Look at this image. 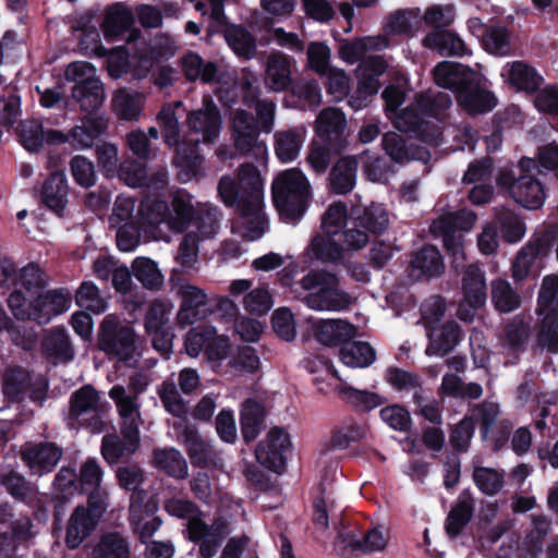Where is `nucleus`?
Wrapping results in <instances>:
<instances>
[{
	"mask_svg": "<svg viewBox=\"0 0 558 558\" xmlns=\"http://www.w3.org/2000/svg\"><path fill=\"white\" fill-rule=\"evenodd\" d=\"M433 75L439 87L456 95L458 104L469 114L489 112L497 105L495 95L481 86L477 73L468 65L442 61L434 68Z\"/></svg>",
	"mask_w": 558,
	"mask_h": 558,
	"instance_id": "f257e3e1",
	"label": "nucleus"
},
{
	"mask_svg": "<svg viewBox=\"0 0 558 558\" xmlns=\"http://www.w3.org/2000/svg\"><path fill=\"white\" fill-rule=\"evenodd\" d=\"M166 511L173 517L187 520L189 538L199 542V555L202 558H213L222 539L229 533L228 523L217 520L211 526L199 517L195 505L186 499L171 498L165 504Z\"/></svg>",
	"mask_w": 558,
	"mask_h": 558,
	"instance_id": "f03ea898",
	"label": "nucleus"
},
{
	"mask_svg": "<svg viewBox=\"0 0 558 558\" xmlns=\"http://www.w3.org/2000/svg\"><path fill=\"white\" fill-rule=\"evenodd\" d=\"M308 291L305 303L316 311H342L349 307L351 299L348 292L340 290L336 274L325 269H312L301 280Z\"/></svg>",
	"mask_w": 558,
	"mask_h": 558,
	"instance_id": "7ed1b4c3",
	"label": "nucleus"
},
{
	"mask_svg": "<svg viewBox=\"0 0 558 558\" xmlns=\"http://www.w3.org/2000/svg\"><path fill=\"white\" fill-rule=\"evenodd\" d=\"M250 179L252 185L250 196L242 205L240 217L234 221L232 231L241 238L255 241L259 239L266 228V220L262 213L263 202V181L258 170L255 167H246L242 171V186Z\"/></svg>",
	"mask_w": 558,
	"mask_h": 558,
	"instance_id": "20e7f679",
	"label": "nucleus"
},
{
	"mask_svg": "<svg viewBox=\"0 0 558 558\" xmlns=\"http://www.w3.org/2000/svg\"><path fill=\"white\" fill-rule=\"evenodd\" d=\"M311 184L299 168L281 171V222L296 225L306 213Z\"/></svg>",
	"mask_w": 558,
	"mask_h": 558,
	"instance_id": "39448f33",
	"label": "nucleus"
},
{
	"mask_svg": "<svg viewBox=\"0 0 558 558\" xmlns=\"http://www.w3.org/2000/svg\"><path fill=\"white\" fill-rule=\"evenodd\" d=\"M98 345L106 354L126 361L137 349L136 337L131 327L120 326L116 315H107L99 328Z\"/></svg>",
	"mask_w": 558,
	"mask_h": 558,
	"instance_id": "423d86ee",
	"label": "nucleus"
},
{
	"mask_svg": "<svg viewBox=\"0 0 558 558\" xmlns=\"http://www.w3.org/2000/svg\"><path fill=\"white\" fill-rule=\"evenodd\" d=\"M108 396L116 405L122 435L134 447L140 442V427L143 424L140 398L126 391L125 386L120 384L113 385Z\"/></svg>",
	"mask_w": 558,
	"mask_h": 558,
	"instance_id": "0eeeda50",
	"label": "nucleus"
},
{
	"mask_svg": "<svg viewBox=\"0 0 558 558\" xmlns=\"http://www.w3.org/2000/svg\"><path fill=\"white\" fill-rule=\"evenodd\" d=\"M100 414V395L94 387L86 385L72 393L68 415L71 425L77 423L90 427L95 433H99L104 429Z\"/></svg>",
	"mask_w": 558,
	"mask_h": 558,
	"instance_id": "6e6552de",
	"label": "nucleus"
},
{
	"mask_svg": "<svg viewBox=\"0 0 558 558\" xmlns=\"http://www.w3.org/2000/svg\"><path fill=\"white\" fill-rule=\"evenodd\" d=\"M518 168L520 175L512 187V198L522 207L537 209L545 202V189L543 183L533 174L537 165L534 158L522 157Z\"/></svg>",
	"mask_w": 558,
	"mask_h": 558,
	"instance_id": "1a4fd4ad",
	"label": "nucleus"
},
{
	"mask_svg": "<svg viewBox=\"0 0 558 558\" xmlns=\"http://www.w3.org/2000/svg\"><path fill=\"white\" fill-rule=\"evenodd\" d=\"M47 387L41 376L33 378L25 368L10 367L3 376L2 395L11 401H20L26 395L34 401H43Z\"/></svg>",
	"mask_w": 558,
	"mask_h": 558,
	"instance_id": "9d476101",
	"label": "nucleus"
},
{
	"mask_svg": "<svg viewBox=\"0 0 558 558\" xmlns=\"http://www.w3.org/2000/svg\"><path fill=\"white\" fill-rule=\"evenodd\" d=\"M185 122L189 130L199 135L202 142L206 144L215 143L222 128L220 111L209 95L203 97L199 108L191 110L186 114Z\"/></svg>",
	"mask_w": 558,
	"mask_h": 558,
	"instance_id": "9b49d317",
	"label": "nucleus"
},
{
	"mask_svg": "<svg viewBox=\"0 0 558 558\" xmlns=\"http://www.w3.org/2000/svg\"><path fill=\"white\" fill-rule=\"evenodd\" d=\"M347 125L345 114L338 108L328 107L318 113L314 131L319 141L329 145L336 154H341L348 147Z\"/></svg>",
	"mask_w": 558,
	"mask_h": 558,
	"instance_id": "f8f14e48",
	"label": "nucleus"
},
{
	"mask_svg": "<svg viewBox=\"0 0 558 558\" xmlns=\"http://www.w3.org/2000/svg\"><path fill=\"white\" fill-rule=\"evenodd\" d=\"M463 301L460 303L458 313L460 319L471 322L475 311L485 305L486 280L484 272L476 266H469L462 279Z\"/></svg>",
	"mask_w": 558,
	"mask_h": 558,
	"instance_id": "ddd939ff",
	"label": "nucleus"
},
{
	"mask_svg": "<svg viewBox=\"0 0 558 558\" xmlns=\"http://www.w3.org/2000/svg\"><path fill=\"white\" fill-rule=\"evenodd\" d=\"M170 282L175 294L181 299L177 316L178 323L183 326L192 325L199 318V308L208 303L207 293L199 287L179 277L172 276Z\"/></svg>",
	"mask_w": 558,
	"mask_h": 558,
	"instance_id": "4468645a",
	"label": "nucleus"
},
{
	"mask_svg": "<svg viewBox=\"0 0 558 558\" xmlns=\"http://www.w3.org/2000/svg\"><path fill=\"white\" fill-rule=\"evenodd\" d=\"M104 471L97 460L87 459L80 469L81 490L88 494V506L97 512L106 511L108 493L101 488Z\"/></svg>",
	"mask_w": 558,
	"mask_h": 558,
	"instance_id": "2eb2a0df",
	"label": "nucleus"
},
{
	"mask_svg": "<svg viewBox=\"0 0 558 558\" xmlns=\"http://www.w3.org/2000/svg\"><path fill=\"white\" fill-rule=\"evenodd\" d=\"M444 271V257L436 246L425 244L413 252L409 265V276L412 279L416 281L429 280L440 277Z\"/></svg>",
	"mask_w": 558,
	"mask_h": 558,
	"instance_id": "dca6fc26",
	"label": "nucleus"
},
{
	"mask_svg": "<svg viewBox=\"0 0 558 558\" xmlns=\"http://www.w3.org/2000/svg\"><path fill=\"white\" fill-rule=\"evenodd\" d=\"M104 512H97L95 508L90 507L89 509L83 506L76 507L68 523L65 533L66 546L71 549L77 548L95 530Z\"/></svg>",
	"mask_w": 558,
	"mask_h": 558,
	"instance_id": "f3484780",
	"label": "nucleus"
},
{
	"mask_svg": "<svg viewBox=\"0 0 558 558\" xmlns=\"http://www.w3.org/2000/svg\"><path fill=\"white\" fill-rule=\"evenodd\" d=\"M133 24L132 11L122 3H114L105 10L100 27L107 39L118 40L126 37L128 40H131L134 37L131 33Z\"/></svg>",
	"mask_w": 558,
	"mask_h": 558,
	"instance_id": "a211bd4d",
	"label": "nucleus"
},
{
	"mask_svg": "<svg viewBox=\"0 0 558 558\" xmlns=\"http://www.w3.org/2000/svg\"><path fill=\"white\" fill-rule=\"evenodd\" d=\"M109 121L100 114H88L81 119L80 123L69 132V144L75 149H88L95 141L106 134Z\"/></svg>",
	"mask_w": 558,
	"mask_h": 558,
	"instance_id": "6ab92c4d",
	"label": "nucleus"
},
{
	"mask_svg": "<svg viewBox=\"0 0 558 558\" xmlns=\"http://www.w3.org/2000/svg\"><path fill=\"white\" fill-rule=\"evenodd\" d=\"M231 128L238 150L243 154L253 149H256L259 154L265 153V147L257 143V128L251 114L244 110H234L231 118Z\"/></svg>",
	"mask_w": 558,
	"mask_h": 558,
	"instance_id": "aec40b11",
	"label": "nucleus"
},
{
	"mask_svg": "<svg viewBox=\"0 0 558 558\" xmlns=\"http://www.w3.org/2000/svg\"><path fill=\"white\" fill-rule=\"evenodd\" d=\"M337 538L340 544H343L345 548H350L352 553L360 551L368 554L383 550L387 544L383 532L376 527L364 532L354 526L349 530L340 531Z\"/></svg>",
	"mask_w": 558,
	"mask_h": 558,
	"instance_id": "412c9836",
	"label": "nucleus"
},
{
	"mask_svg": "<svg viewBox=\"0 0 558 558\" xmlns=\"http://www.w3.org/2000/svg\"><path fill=\"white\" fill-rule=\"evenodd\" d=\"M315 339L326 345H343L351 340L355 333L354 325L344 319H320L313 325Z\"/></svg>",
	"mask_w": 558,
	"mask_h": 558,
	"instance_id": "4be33fe9",
	"label": "nucleus"
},
{
	"mask_svg": "<svg viewBox=\"0 0 558 558\" xmlns=\"http://www.w3.org/2000/svg\"><path fill=\"white\" fill-rule=\"evenodd\" d=\"M357 168L359 161L355 156L339 158L329 172V192L336 195L349 194L355 186Z\"/></svg>",
	"mask_w": 558,
	"mask_h": 558,
	"instance_id": "5701e85b",
	"label": "nucleus"
},
{
	"mask_svg": "<svg viewBox=\"0 0 558 558\" xmlns=\"http://www.w3.org/2000/svg\"><path fill=\"white\" fill-rule=\"evenodd\" d=\"M427 335L429 344L426 354L445 356L458 345L462 337V330L457 322L448 320L440 327L428 328Z\"/></svg>",
	"mask_w": 558,
	"mask_h": 558,
	"instance_id": "b1692460",
	"label": "nucleus"
},
{
	"mask_svg": "<svg viewBox=\"0 0 558 558\" xmlns=\"http://www.w3.org/2000/svg\"><path fill=\"white\" fill-rule=\"evenodd\" d=\"M62 457V450L54 444H39L26 448L22 458L33 474L43 475L52 471Z\"/></svg>",
	"mask_w": 558,
	"mask_h": 558,
	"instance_id": "393cba45",
	"label": "nucleus"
},
{
	"mask_svg": "<svg viewBox=\"0 0 558 558\" xmlns=\"http://www.w3.org/2000/svg\"><path fill=\"white\" fill-rule=\"evenodd\" d=\"M474 510L472 493L469 489H463L445 520V530L449 537L456 538L462 533L472 520Z\"/></svg>",
	"mask_w": 558,
	"mask_h": 558,
	"instance_id": "a878e982",
	"label": "nucleus"
},
{
	"mask_svg": "<svg viewBox=\"0 0 558 558\" xmlns=\"http://www.w3.org/2000/svg\"><path fill=\"white\" fill-rule=\"evenodd\" d=\"M196 213L193 196L186 191H178L169 206L168 230L183 232L194 221Z\"/></svg>",
	"mask_w": 558,
	"mask_h": 558,
	"instance_id": "bb28decb",
	"label": "nucleus"
},
{
	"mask_svg": "<svg viewBox=\"0 0 558 558\" xmlns=\"http://www.w3.org/2000/svg\"><path fill=\"white\" fill-rule=\"evenodd\" d=\"M422 44L440 56L463 57L470 53L464 40L457 33L448 29L426 34Z\"/></svg>",
	"mask_w": 558,
	"mask_h": 558,
	"instance_id": "cd10ccee",
	"label": "nucleus"
},
{
	"mask_svg": "<svg viewBox=\"0 0 558 558\" xmlns=\"http://www.w3.org/2000/svg\"><path fill=\"white\" fill-rule=\"evenodd\" d=\"M182 106L181 100L163 105L157 114V121L165 143L170 147H175L177 153L182 154L185 158L189 156L185 154L184 144L180 142V122L175 113V110Z\"/></svg>",
	"mask_w": 558,
	"mask_h": 558,
	"instance_id": "c85d7f7f",
	"label": "nucleus"
},
{
	"mask_svg": "<svg viewBox=\"0 0 558 558\" xmlns=\"http://www.w3.org/2000/svg\"><path fill=\"white\" fill-rule=\"evenodd\" d=\"M68 194L69 186L65 174L56 172L44 183L41 201L50 210L61 216L68 204Z\"/></svg>",
	"mask_w": 558,
	"mask_h": 558,
	"instance_id": "c756f323",
	"label": "nucleus"
},
{
	"mask_svg": "<svg viewBox=\"0 0 558 558\" xmlns=\"http://www.w3.org/2000/svg\"><path fill=\"white\" fill-rule=\"evenodd\" d=\"M144 102L145 97L142 93L121 88L114 93L111 106L119 119L134 121L140 118Z\"/></svg>",
	"mask_w": 558,
	"mask_h": 558,
	"instance_id": "7c9ffc66",
	"label": "nucleus"
},
{
	"mask_svg": "<svg viewBox=\"0 0 558 558\" xmlns=\"http://www.w3.org/2000/svg\"><path fill=\"white\" fill-rule=\"evenodd\" d=\"M508 65V81L512 86L526 93H535L541 88L544 78L534 66L524 61H513Z\"/></svg>",
	"mask_w": 558,
	"mask_h": 558,
	"instance_id": "2f4dec72",
	"label": "nucleus"
},
{
	"mask_svg": "<svg viewBox=\"0 0 558 558\" xmlns=\"http://www.w3.org/2000/svg\"><path fill=\"white\" fill-rule=\"evenodd\" d=\"M407 124L405 131L413 132L422 142L437 146L441 136V130L433 123L426 122L412 109H404L399 117L398 124Z\"/></svg>",
	"mask_w": 558,
	"mask_h": 558,
	"instance_id": "473e14b6",
	"label": "nucleus"
},
{
	"mask_svg": "<svg viewBox=\"0 0 558 558\" xmlns=\"http://www.w3.org/2000/svg\"><path fill=\"white\" fill-rule=\"evenodd\" d=\"M341 399L350 404L356 412H369L386 402V399L377 392L356 389L347 384L337 388Z\"/></svg>",
	"mask_w": 558,
	"mask_h": 558,
	"instance_id": "72a5a7b5",
	"label": "nucleus"
},
{
	"mask_svg": "<svg viewBox=\"0 0 558 558\" xmlns=\"http://www.w3.org/2000/svg\"><path fill=\"white\" fill-rule=\"evenodd\" d=\"M38 323L46 324L51 316L61 314L69 310L71 298L64 290L44 291L37 296Z\"/></svg>",
	"mask_w": 558,
	"mask_h": 558,
	"instance_id": "f704fd0d",
	"label": "nucleus"
},
{
	"mask_svg": "<svg viewBox=\"0 0 558 558\" xmlns=\"http://www.w3.org/2000/svg\"><path fill=\"white\" fill-rule=\"evenodd\" d=\"M353 223L371 234L380 235L388 229L389 213L383 204L372 203L362 209Z\"/></svg>",
	"mask_w": 558,
	"mask_h": 558,
	"instance_id": "c9c22d12",
	"label": "nucleus"
},
{
	"mask_svg": "<svg viewBox=\"0 0 558 558\" xmlns=\"http://www.w3.org/2000/svg\"><path fill=\"white\" fill-rule=\"evenodd\" d=\"M339 356L347 366L367 367L376 360V351L366 341L349 340L340 347Z\"/></svg>",
	"mask_w": 558,
	"mask_h": 558,
	"instance_id": "e433bc0d",
	"label": "nucleus"
},
{
	"mask_svg": "<svg viewBox=\"0 0 558 558\" xmlns=\"http://www.w3.org/2000/svg\"><path fill=\"white\" fill-rule=\"evenodd\" d=\"M136 217L143 230H151L160 225L168 227L169 205L165 201L145 199L136 210Z\"/></svg>",
	"mask_w": 558,
	"mask_h": 558,
	"instance_id": "4c0bfd02",
	"label": "nucleus"
},
{
	"mask_svg": "<svg viewBox=\"0 0 558 558\" xmlns=\"http://www.w3.org/2000/svg\"><path fill=\"white\" fill-rule=\"evenodd\" d=\"M266 417L265 408L257 401L247 400L241 410V430L246 441L254 440L264 424Z\"/></svg>",
	"mask_w": 558,
	"mask_h": 558,
	"instance_id": "58836bf2",
	"label": "nucleus"
},
{
	"mask_svg": "<svg viewBox=\"0 0 558 558\" xmlns=\"http://www.w3.org/2000/svg\"><path fill=\"white\" fill-rule=\"evenodd\" d=\"M130 544L120 533L104 534L93 549L92 558H130Z\"/></svg>",
	"mask_w": 558,
	"mask_h": 558,
	"instance_id": "ea45409f",
	"label": "nucleus"
},
{
	"mask_svg": "<svg viewBox=\"0 0 558 558\" xmlns=\"http://www.w3.org/2000/svg\"><path fill=\"white\" fill-rule=\"evenodd\" d=\"M44 352L56 361L66 362L73 357V349L64 328H56L46 332L43 341Z\"/></svg>",
	"mask_w": 558,
	"mask_h": 558,
	"instance_id": "a19ab883",
	"label": "nucleus"
},
{
	"mask_svg": "<svg viewBox=\"0 0 558 558\" xmlns=\"http://www.w3.org/2000/svg\"><path fill=\"white\" fill-rule=\"evenodd\" d=\"M153 461L156 468L172 477L182 480L187 475V463L177 449H156Z\"/></svg>",
	"mask_w": 558,
	"mask_h": 558,
	"instance_id": "79ce46f5",
	"label": "nucleus"
},
{
	"mask_svg": "<svg viewBox=\"0 0 558 558\" xmlns=\"http://www.w3.org/2000/svg\"><path fill=\"white\" fill-rule=\"evenodd\" d=\"M492 302L498 313L506 314L518 310L522 300L507 280L498 279L492 283Z\"/></svg>",
	"mask_w": 558,
	"mask_h": 558,
	"instance_id": "37998d69",
	"label": "nucleus"
},
{
	"mask_svg": "<svg viewBox=\"0 0 558 558\" xmlns=\"http://www.w3.org/2000/svg\"><path fill=\"white\" fill-rule=\"evenodd\" d=\"M246 167H254L253 165H244L241 167L239 172V183L236 184L230 177H223L218 185L219 195L223 203L228 206L238 204L240 207L244 205L245 201L250 196L252 185L248 184L250 179H246V183L242 186L241 177L242 171Z\"/></svg>",
	"mask_w": 558,
	"mask_h": 558,
	"instance_id": "c03bdc74",
	"label": "nucleus"
},
{
	"mask_svg": "<svg viewBox=\"0 0 558 558\" xmlns=\"http://www.w3.org/2000/svg\"><path fill=\"white\" fill-rule=\"evenodd\" d=\"M220 218L221 215L216 207L208 204L197 205L194 226L197 229V238L199 241L217 235L220 229Z\"/></svg>",
	"mask_w": 558,
	"mask_h": 558,
	"instance_id": "a18cd8bd",
	"label": "nucleus"
},
{
	"mask_svg": "<svg viewBox=\"0 0 558 558\" xmlns=\"http://www.w3.org/2000/svg\"><path fill=\"white\" fill-rule=\"evenodd\" d=\"M73 99L84 111H94L101 107L105 100V90L100 81H92L85 85L74 86Z\"/></svg>",
	"mask_w": 558,
	"mask_h": 558,
	"instance_id": "49530a36",
	"label": "nucleus"
},
{
	"mask_svg": "<svg viewBox=\"0 0 558 558\" xmlns=\"http://www.w3.org/2000/svg\"><path fill=\"white\" fill-rule=\"evenodd\" d=\"M473 482L478 490L486 496L497 495L505 485V472L487 466H474Z\"/></svg>",
	"mask_w": 558,
	"mask_h": 558,
	"instance_id": "de8ad7c7",
	"label": "nucleus"
},
{
	"mask_svg": "<svg viewBox=\"0 0 558 558\" xmlns=\"http://www.w3.org/2000/svg\"><path fill=\"white\" fill-rule=\"evenodd\" d=\"M530 338V324L521 315L509 319L504 327V342L511 351H523Z\"/></svg>",
	"mask_w": 558,
	"mask_h": 558,
	"instance_id": "09e8293b",
	"label": "nucleus"
},
{
	"mask_svg": "<svg viewBox=\"0 0 558 558\" xmlns=\"http://www.w3.org/2000/svg\"><path fill=\"white\" fill-rule=\"evenodd\" d=\"M165 410L177 417H183L187 413V407L180 396L173 378L163 380L157 389Z\"/></svg>",
	"mask_w": 558,
	"mask_h": 558,
	"instance_id": "8fccbe9b",
	"label": "nucleus"
},
{
	"mask_svg": "<svg viewBox=\"0 0 558 558\" xmlns=\"http://www.w3.org/2000/svg\"><path fill=\"white\" fill-rule=\"evenodd\" d=\"M496 219L506 242L517 243L524 236L526 231L525 223L512 210L505 207L499 208L496 211Z\"/></svg>",
	"mask_w": 558,
	"mask_h": 558,
	"instance_id": "3c124183",
	"label": "nucleus"
},
{
	"mask_svg": "<svg viewBox=\"0 0 558 558\" xmlns=\"http://www.w3.org/2000/svg\"><path fill=\"white\" fill-rule=\"evenodd\" d=\"M417 109L427 117L438 118L450 108L452 100L449 94L444 92H426L415 98Z\"/></svg>",
	"mask_w": 558,
	"mask_h": 558,
	"instance_id": "603ef678",
	"label": "nucleus"
},
{
	"mask_svg": "<svg viewBox=\"0 0 558 558\" xmlns=\"http://www.w3.org/2000/svg\"><path fill=\"white\" fill-rule=\"evenodd\" d=\"M183 71L190 81L211 83L217 74V66L214 62H205L198 54L191 52L183 58Z\"/></svg>",
	"mask_w": 558,
	"mask_h": 558,
	"instance_id": "864d4df0",
	"label": "nucleus"
},
{
	"mask_svg": "<svg viewBox=\"0 0 558 558\" xmlns=\"http://www.w3.org/2000/svg\"><path fill=\"white\" fill-rule=\"evenodd\" d=\"M77 306L94 314H101L107 308V301L101 295L99 289L92 281H84L75 294Z\"/></svg>",
	"mask_w": 558,
	"mask_h": 558,
	"instance_id": "5fc2aeb1",
	"label": "nucleus"
},
{
	"mask_svg": "<svg viewBox=\"0 0 558 558\" xmlns=\"http://www.w3.org/2000/svg\"><path fill=\"white\" fill-rule=\"evenodd\" d=\"M178 438L185 446L190 458L196 462H203L208 456V445L201 438L194 427L178 424Z\"/></svg>",
	"mask_w": 558,
	"mask_h": 558,
	"instance_id": "6e6d98bb",
	"label": "nucleus"
},
{
	"mask_svg": "<svg viewBox=\"0 0 558 558\" xmlns=\"http://www.w3.org/2000/svg\"><path fill=\"white\" fill-rule=\"evenodd\" d=\"M335 235H315L312 240L311 247L316 259L323 262H338L342 258L345 251L339 240Z\"/></svg>",
	"mask_w": 558,
	"mask_h": 558,
	"instance_id": "4d7b16f0",
	"label": "nucleus"
},
{
	"mask_svg": "<svg viewBox=\"0 0 558 558\" xmlns=\"http://www.w3.org/2000/svg\"><path fill=\"white\" fill-rule=\"evenodd\" d=\"M198 242L197 233L194 231L187 232L178 248L175 262L180 267L181 272H187L195 268L198 263Z\"/></svg>",
	"mask_w": 558,
	"mask_h": 558,
	"instance_id": "13d9d810",
	"label": "nucleus"
},
{
	"mask_svg": "<svg viewBox=\"0 0 558 558\" xmlns=\"http://www.w3.org/2000/svg\"><path fill=\"white\" fill-rule=\"evenodd\" d=\"M13 315L19 319H34L38 322V301L22 290H15L8 299Z\"/></svg>",
	"mask_w": 558,
	"mask_h": 558,
	"instance_id": "bf43d9fd",
	"label": "nucleus"
},
{
	"mask_svg": "<svg viewBox=\"0 0 558 558\" xmlns=\"http://www.w3.org/2000/svg\"><path fill=\"white\" fill-rule=\"evenodd\" d=\"M279 432L272 428L266 439L259 442L256 448L257 461L269 469L277 472L279 469Z\"/></svg>",
	"mask_w": 558,
	"mask_h": 558,
	"instance_id": "052dcab7",
	"label": "nucleus"
},
{
	"mask_svg": "<svg viewBox=\"0 0 558 558\" xmlns=\"http://www.w3.org/2000/svg\"><path fill=\"white\" fill-rule=\"evenodd\" d=\"M420 10L401 9L388 16L387 27L393 35H412L415 26L420 24Z\"/></svg>",
	"mask_w": 558,
	"mask_h": 558,
	"instance_id": "680f3d73",
	"label": "nucleus"
},
{
	"mask_svg": "<svg viewBox=\"0 0 558 558\" xmlns=\"http://www.w3.org/2000/svg\"><path fill=\"white\" fill-rule=\"evenodd\" d=\"M132 269L135 278L148 289H158L163 283V276L155 262L146 257H137Z\"/></svg>",
	"mask_w": 558,
	"mask_h": 558,
	"instance_id": "e2e57ef3",
	"label": "nucleus"
},
{
	"mask_svg": "<svg viewBox=\"0 0 558 558\" xmlns=\"http://www.w3.org/2000/svg\"><path fill=\"white\" fill-rule=\"evenodd\" d=\"M558 313V276L548 275L543 278L538 296L537 313Z\"/></svg>",
	"mask_w": 558,
	"mask_h": 558,
	"instance_id": "0e129e2a",
	"label": "nucleus"
},
{
	"mask_svg": "<svg viewBox=\"0 0 558 558\" xmlns=\"http://www.w3.org/2000/svg\"><path fill=\"white\" fill-rule=\"evenodd\" d=\"M380 418L393 430L409 433L413 421L409 410L400 404H389L380 409Z\"/></svg>",
	"mask_w": 558,
	"mask_h": 558,
	"instance_id": "69168bd1",
	"label": "nucleus"
},
{
	"mask_svg": "<svg viewBox=\"0 0 558 558\" xmlns=\"http://www.w3.org/2000/svg\"><path fill=\"white\" fill-rule=\"evenodd\" d=\"M17 284V290L25 291L31 298H37L43 292L46 280L37 265L28 264L19 271Z\"/></svg>",
	"mask_w": 558,
	"mask_h": 558,
	"instance_id": "338daca9",
	"label": "nucleus"
},
{
	"mask_svg": "<svg viewBox=\"0 0 558 558\" xmlns=\"http://www.w3.org/2000/svg\"><path fill=\"white\" fill-rule=\"evenodd\" d=\"M537 332V341L553 353L558 352V313H544Z\"/></svg>",
	"mask_w": 558,
	"mask_h": 558,
	"instance_id": "774afa93",
	"label": "nucleus"
}]
</instances>
